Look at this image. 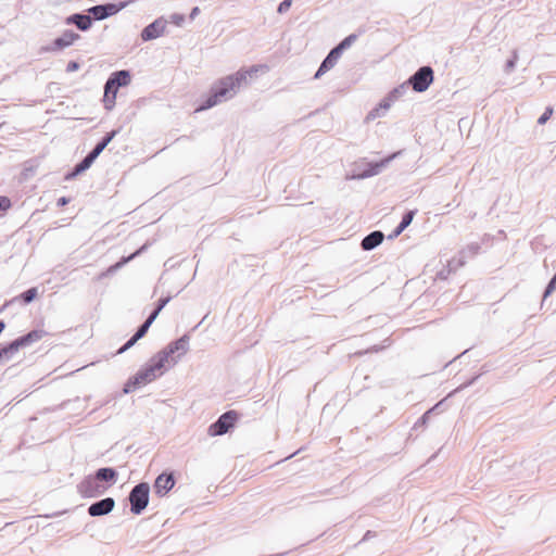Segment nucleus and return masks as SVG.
Here are the masks:
<instances>
[{"label": "nucleus", "instance_id": "obj_42", "mask_svg": "<svg viewBox=\"0 0 556 556\" xmlns=\"http://www.w3.org/2000/svg\"><path fill=\"white\" fill-rule=\"evenodd\" d=\"M79 67H80V64L77 61H70L66 65V72L73 73V72L78 71Z\"/></svg>", "mask_w": 556, "mask_h": 556}, {"label": "nucleus", "instance_id": "obj_16", "mask_svg": "<svg viewBox=\"0 0 556 556\" xmlns=\"http://www.w3.org/2000/svg\"><path fill=\"white\" fill-rule=\"evenodd\" d=\"M43 334H45L43 330L34 329V330L29 331L28 333L21 336L17 339L13 340L12 343L17 352L21 348H25L31 343L39 341L43 337Z\"/></svg>", "mask_w": 556, "mask_h": 556}, {"label": "nucleus", "instance_id": "obj_5", "mask_svg": "<svg viewBox=\"0 0 556 556\" xmlns=\"http://www.w3.org/2000/svg\"><path fill=\"white\" fill-rule=\"evenodd\" d=\"M434 72L431 66L419 67L406 81L416 92H425L433 83Z\"/></svg>", "mask_w": 556, "mask_h": 556}, {"label": "nucleus", "instance_id": "obj_10", "mask_svg": "<svg viewBox=\"0 0 556 556\" xmlns=\"http://www.w3.org/2000/svg\"><path fill=\"white\" fill-rule=\"evenodd\" d=\"M166 24L167 22L163 17L156 18L142 29L141 39L143 41H150L159 38L164 34Z\"/></svg>", "mask_w": 556, "mask_h": 556}, {"label": "nucleus", "instance_id": "obj_30", "mask_svg": "<svg viewBox=\"0 0 556 556\" xmlns=\"http://www.w3.org/2000/svg\"><path fill=\"white\" fill-rule=\"evenodd\" d=\"M38 292H37V288H29L27 289L26 291H24L20 298L22 299V301L25 303V304H29L30 302H33L36 296H37Z\"/></svg>", "mask_w": 556, "mask_h": 556}, {"label": "nucleus", "instance_id": "obj_28", "mask_svg": "<svg viewBox=\"0 0 556 556\" xmlns=\"http://www.w3.org/2000/svg\"><path fill=\"white\" fill-rule=\"evenodd\" d=\"M407 87H408V84L404 83L395 88H393L389 93L388 96L390 97V99H392L393 101H396L397 99H400L401 97H403L407 90Z\"/></svg>", "mask_w": 556, "mask_h": 556}, {"label": "nucleus", "instance_id": "obj_24", "mask_svg": "<svg viewBox=\"0 0 556 556\" xmlns=\"http://www.w3.org/2000/svg\"><path fill=\"white\" fill-rule=\"evenodd\" d=\"M144 249H146V245L141 247L139 250L131 253L130 255L122 257L117 263H115L114 265L109 267L108 273L109 274L115 273L117 269L122 268L125 264H127L128 262L134 260L136 256H138Z\"/></svg>", "mask_w": 556, "mask_h": 556}, {"label": "nucleus", "instance_id": "obj_31", "mask_svg": "<svg viewBox=\"0 0 556 556\" xmlns=\"http://www.w3.org/2000/svg\"><path fill=\"white\" fill-rule=\"evenodd\" d=\"M556 289V273L553 275L551 280L548 281L544 293H543V301H545Z\"/></svg>", "mask_w": 556, "mask_h": 556}, {"label": "nucleus", "instance_id": "obj_45", "mask_svg": "<svg viewBox=\"0 0 556 556\" xmlns=\"http://www.w3.org/2000/svg\"><path fill=\"white\" fill-rule=\"evenodd\" d=\"M170 299H172L170 296L159 299L155 308L161 312L166 306V304L170 301Z\"/></svg>", "mask_w": 556, "mask_h": 556}, {"label": "nucleus", "instance_id": "obj_33", "mask_svg": "<svg viewBox=\"0 0 556 556\" xmlns=\"http://www.w3.org/2000/svg\"><path fill=\"white\" fill-rule=\"evenodd\" d=\"M115 100H116L115 94H105L104 93L102 101H103L105 110L111 111L115 106Z\"/></svg>", "mask_w": 556, "mask_h": 556}, {"label": "nucleus", "instance_id": "obj_20", "mask_svg": "<svg viewBox=\"0 0 556 556\" xmlns=\"http://www.w3.org/2000/svg\"><path fill=\"white\" fill-rule=\"evenodd\" d=\"M384 235L380 230H375L365 236L361 242V248L364 251H371L382 243Z\"/></svg>", "mask_w": 556, "mask_h": 556}, {"label": "nucleus", "instance_id": "obj_48", "mask_svg": "<svg viewBox=\"0 0 556 556\" xmlns=\"http://www.w3.org/2000/svg\"><path fill=\"white\" fill-rule=\"evenodd\" d=\"M70 202V199L68 198H65V197H62L58 200V206H64L66 205L67 203Z\"/></svg>", "mask_w": 556, "mask_h": 556}, {"label": "nucleus", "instance_id": "obj_2", "mask_svg": "<svg viewBox=\"0 0 556 556\" xmlns=\"http://www.w3.org/2000/svg\"><path fill=\"white\" fill-rule=\"evenodd\" d=\"M164 367V364L159 362V357L153 355L141 369L126 381L123 393L129 394L140 386L152 382L163 374L162 369Z\"/></svg>", "mask_w": 556, "mask_h": 556}, {"label": "nucleus", "instance_id": "obj_47", "mask_svg": "<svg viewBox=\"0 0 556 556\" xmlns=\"http://www.w3.org/2000/svg\"><path fill=\"white\" fill-rule=\"evenodd\" d=\"M450 274H447V267L446 268H443L441 269L439 273H438V278L441 279V280H445L447 277H448Z\"/></svg>", "mask_w": 556, "mask_h": 556}, {"label": "nucleus", "instance_id": "obj_19", "mask_svg": "<svg viewBox=\"0 0 556 556\" xmlns=\"http://www.w3.org/2000/svg\"><path fill=\"white\" fill-rule=\"evenodd\" d=\"M106 81L116 88L126 87L131 81V74L128 70H119L113 72Z\"/></svg>", "mask_w": 556, "mask_h": 556}, {"label": "nucleus", "instance_id": "obj_17", "mask_svg": "<svg viewBox=\"0 0 556 556\" xmlns=\"http://www.w3.org/2000/svg\"><path fill=\"white\" fill-rule=\"evenodd\" d=\"M96 160L88 153L79 163H77L72 170L67 172L64 180L70 181L90 168Z\"/></svg>", "mask_w": 556, "mask_h": 556}, {"label": "nucleus", "instance_id": "obj_35", "mask_svg": "<svg viewBox=\"0 0 556 556\" xmlns=\"http://www.w3.org/2000/svg\"><path fill=\"white\" fill-rule=\"evenodd\" d=\"M479 377H480V375H477V376L472 377L470 380H468V381L464 382V383H463V384H460L458 388H456V389H455L453 392H451L448 395L451 396V395H453L454 393H457V392H459V391H462V390H464V389H466V388H468V387L472 386V384L478 380V378H479Z\"/></svg>", "mask_w": 556, "mask_h": 556}, {"label": "nucleus", "instance_id": "obj_13", "mask_svg": "<svg viewBox=\"0 0 556 556\" xmlns=\"http://www.w3.org/2000/svg\"><path fill=\"white\" fill-rule=\"evenodd\" d=\"M341 55L342 54L333 47L320 63L317 72L314 75V78L318 79L328 71L333 68Z\"/></svg>", "mask_w": 556, "mask_h": 556}, {"label": "nucleus", "instance_id": "obj_27", "mask_svg": "<svg viewBox=\"0 0 556 556\" xmlns=\"http://www.w3.org/2000/svg\"><path fill=\"white\" fill-rule=\"evenodd\" d=\"M357 39L356 34H351L346 36L342 41H340L334 48L342 54L346 49H349Z\"/></svg>", "mask_w": 556, "mask_h": 556}, {"label": "nucleus", "instance_id": "obj_14", "mask_svg": "<svg viewBox=\"0 0 556 556\" xmlns=\"http://www.w3.org/2000/svg\"><path fill=\"white\" fill-rule=\"evenodd\" d=\"M175 485V477L170 473H161L154 481V491L157 495L167 494Z\"/></svg>", "mask_w": 556, "mask_h": 556}, {"label": "nucleus", "instance_id": "obj_36", "mask_svg": "<svg viewBox=\"0 0 556 556\" xmlns=\"http://www.w3.org/2000/svg\"><path fill=\"white\" fill-rule=\"evenodd\" d=\"M441 404L438 403L433 408L427 410L418 420L417 422L415 424V427L419 426V425H426L428 419H429V415Z\"/></svg>", "mask_w": 556, "mask_h": 556}, {"label": "nucleus", "instance_id": "obj_29", "mask_svg": "<svg viewBox=\"0 0 556 556\" xmlns=\"http://www.w3.org/2000/svg\"><path fill=\"white\" fill-rule=\"evenodd\" d=\"M466 264V261L462 258L459 255L457 257H453L447 263V274L456 271L458 268L463 267Z\"/></svg>", "mask_w": 556, "mask_h": 556}, {"label": "nucleus", "instance_id": "obj_50", "mask_svg": "<svg viewBox=\"0 0 556 556\" xmlns=\"http://www.w3.org/2000/svg\"><path fill=\"white\" fill-rule=\"evenodd\" d=\"M371 535V531H367L363 540H367Z\"/></svg>", "mask_w": 556, "mask_h": 556}, {"label": "nucleus", "instance_id": "obj_9", "mask_svg": "<svg viewBox=\"0 0 556 556\" xmlns=\"http://www.w3.org/2000/svg\"><path fill=\"white\" fill-rule=\"evenodd\" d=\"M80 39V35L73 31L72 29H66L63 34L55 38L50 45L41 48L42 52H58L67 47H71L75 41Z\"/></svg>", "mask_w": 556, "mask_h": 556}, {"label": "nucleus", "instance_id": "obj_40", "mask_svg": "<svg viewBox=\"0 0 556 556\" xmlns=\"http://www.w3.org/2000/svg\"><path fill=\"white\" fill-rule=\"evenodd\" d=\"M292 4V0H283L279 3L277 12L282 14L286 13Z\"/></svg>", "mask_w": 556, "mask_h": 556}, {"label": "nucleus", "instance_id": "obj_32", "mask_svg": "<svg viewBox=\"0 0 556 556\" xmlns=\"http://www.w3.org/2000/svg\"><path fill=\"white\" fill-rule=\"evenodd\" d=\"M115 100H116L115 94H105L104 93L102 101H103L105 110L111 111L115 106Z\"/></svg>", "mask_w": 556, "mask_h": 556}, {"label": "nucleus", "instance_id": "obj_46", "mask_svg": "<svg viewBox=\"0 0 556 556\" xmlns=\"http://www.w3.org/2000/svg\"><path fill=\"white\" fill-rule=\"evenodd\" d=\"M161 312L156 308H154L150 315L148 316V318L146 319L149 324H153V321L156 319V317L159 316Z\"/></svg>", "mask_w": 556, "mask_h": 556}, {"label": "nucleus", "instance_id": "obj_8", "mask_svg": "<svg viewBox=\"0 0 556 556\" xmlns=\"http://www.w3.org/2000/svg\"><path fill=\"white\" fill-rule=\"evenodd\" d=\"M128 4V1H123L118 3H103L93 5L88 9V13L90 16H92L96 21H102L110 16L115 15L119 11H122L124 8H126Z\"/></svg>", "mask_w": 556, "mask_h": 556}, {"label": "nucleus", "instance_id": "obj_12", "mask_svg": "<svg viewBox=\"0 0 556 556\" xmlns=\"http://www.w3.org/2000/svg\"><path fill=\"white\" fill-rule=\"evenodd\" d=\"M115 507V501L113 497H105L100 501L92 503L88 507V514L91 517H101L110 514Z\"/></svg>", "mask_w": 556, "mask_h": 556}, {"label": "nucleus", "instance_id": "obj_21", "mask_svg": "<svg viewBox=\"0 0 556 556\" xmlns=\"http://www.w3.org/2000/svg\"><path fill=\"white\" fill-rule=\"evenodd\" d=\"M93 475L101 484L102 482H106L109 485L114 484L118 477L116 469L112 467L99 468Z\"/></svg>", "mask_w": 556, "mask_h": 556}, {"label": "nucleus", "instance_id": "obj_18", "mask_svg": "<svg viewBox=\"0 0 556 556\" xmlns=\"http://www.w3.org/2000/svg\"><path fill=\"white\" fill-rule=\"evenodd\" d=\"M150 327H151V324H149L147 320H144L137 328L136 332L131 336V338L128 339L126 341V343L118 349L117 354H122V353L126 352L127 350H129L131 346H134L141 338H143L146 336V333L148 332Z\"/></svg>", "mask_w": 556, "mask_h": 556}, {"label": "nucleus", "instance_id": "obj_43", "mask_svg": "<svg viewBox=\"0 0 556 556\" xmlns=\"http://www.w3.org/2000/svg\"><path fill=\"white\" fill-rule=\"evenodd\" d=\"M170 20L172 23H174L177 26H180L185 21V16L182 14L175 13L170 16Z\"/></svg>", "mask_w": 556, "mask_h": 556}, {"label": "nucleus", "instance_id": "obj_25", "mask_svg": "<svg viewBox=\"0 0 556 556\" xmlns=\"http://www.w3.org/2000/svg\"><path fill=\"white\" fill-rule=\"evenodd\" d=\"M481 247L479 243L477 242H472V243H469L467 244L460 252H459V256L462 258H464L466 262H467V258H472L475 257L479 251H480Z\"/></svg>", "mask_w": 556, "mask_h": 556}, {"label": "nucleus", "instance_id": "obj_26", "mask_svg": "<svg viewBox=\"0 0 556 556\" xmlns=\"http://www.w3.org/2000/svg\"><path fill=\"white\" fill-rule=\"evenodd\" d=\"M16 353L12 341L8 344H0V364L8 362Z\"/></svg>", "mask_w": 556, "mask_h": 556}, {"label": "nucleus", "instance_id": "obj_23", "mask_svg": "<svg viewBox=\"0 0 556 556\" xmlns=\"http://www.w3.org/2000/svg\"><path fill=\"white\" fill-rule=\"evenodd\" d=\"M416 210H410L404 213L400 224L395 227L392 233L389 236V239H394L399 237L413 222L414 216L416 215Z\"/></svg>", "mask_w": 556, "mask_h": 556}, {"label": "nucleus", "instance_id": "obj_7", "mask_svg": "<svg viewBox=\"0 0 556 556\" xmlns=\"http://www.w3.org/2000/svg\"><path fill=\"white\" fill-rule=\"evenodd\" d=\"M106 490L108 486L101 484L94 475L87 476L77 484L78 493L86 498L100 496Z\"/></svg>", "mask_w": 556, "mask_h": 556}, {"label": "nucleus", "instance_id": "obj_3", "mask_svg": "<svg viewBox=\"0 0 556 556\" xmlns=\"http://www.w3.org/2000/svg\"><path fill=\"white\" fill-rule=\"evenodd\" d=\"M189 334H184L179 339L168 343L163 350L157 352L155 355L159 357V362L166 363L172 362L174 365L178 363L181 356L189 351Z\"/></svg>", "mask_w": 556, "mask_h": 556}, {"label": "nucleus", "instance_id": "obj_51", "mask_svg": "<svg viewBox=\"0 0 556 556\" xmlns=\"http://www.w3.org/2000/svg\"><path fill=\"white\" fill-rule=\"evenodd\" d=\"M372 350H374L375 352H378V351H379V349H378L377 346L372 348Z\"/></svg>", "mask_w": 556, "mask_h": 556}, {"label": "nucleus", "instance_id": "obj_34", "mask_svg": "<svg viewBox=\"0 0 556 556\" xmlns=\"http://www.w3.org/2000/svg\"><path fill=\"white\" fill-rule=\"evenodd\" d=\"M518 60V54H517V51H514L513 52V56L507 60L506 64H505V72L506 73H510L514 71L515 66H516V62Z\"/></svg>", "mask_w": 556, "mask_h": 556}, {"label": "nucleus", "instance_id": "obj_37", "mask_svg": "<svg viewBox=\"0 0 556 556\" xmlns=\"http://www.w3.org/2000/svg\"><path fill=\"white\" fill-rule=\"evenodd\" d=\"M393 102H394V101H393L392 99H390V97H389V96H387L384 99H382V100H381V102L379 103V105H378V106L380 108V110L382 111V113H386V112L390 109V106H391V104H392Z\"/></svg>", "mask_w": 556, "mask_h": 556}, {"label": "nucleus", "instance_id": "obj_4", "mask_svg": "<svg viewBox=\"0 0 556 556\" xmlns=\"http://www.w3.org/2000/svg\"><path fill=\"white\" fill-rule=\"evenodd\" d=\"M150 485L147 482L136 484L129 492L128 500L130 511L134 515H140L149 504Z\"/></svg>", "mask_w": 556, "mask_h": 556}, {"label": "nucleus", "instance_id": "obj_44", "mask_svg": "<svg viewBox=\"0 0 556 556\" xmlns=\"http://www.w3.org/2000/svg\"><path fill=\"white\" fill-rule=\"evenodd\" d=\"M117 91H118V88L112 86L111 84H109L108 81H105L104 84V93L105 94H117Z\"/></svg>", "mask_w": 556, "mask_h": 556}, {"label": "nucleus", "instance_id": "obj_15", "mask_svg": "<svg viewBox=\"0 0 556 556\" xmlns=\"http://www.w3.org/2000/svg\"><path fill=\"white\" fill-rule=\"evenodd\" d=\"M66 25H75L79 30L87 31L92 26L90 14L74 13L65 18Z\"/></svg>", "mask_w": 556, "mask_h": 556}, {"label": "nucleus", "instance_id": "obj_39", "mask_svg": "<svg viewBox=\"0 0 556 556\" xmlns=\"http://www.w3.org/2000/svg\"><path fill=\"white\" fill-rule=\"evenodd\" d=\"M552 113H553V109L552 108H547L545 110V112L539 117L538 124H540V125L545 124L549 119V117L552 116Z\"/></svg>", "mask_w": 556, "mask_h": 556}, {"label": "nucleus", "instance_id": "obj_38", "mask_svg": "<svg viewBox=\"0 0 556 556\" xmlns=\"http://www.w3.org/2000/svg\"><path fill=\"white\" fill-rule=\"evenodd\" d=\"M12 203L8 197L0 195V211L5 212L11 207Z\"/></svg>", "mask_w": 556, "mask_h": 556}, {"label": "nucleus", "instance_id": "obj_6", "mask_svg": "<svg viewBox=\"0 0 556 556\" xmlns=\"http://www.w3.org/2000/svg\"><path fill=\"white\" fill-rule=\"evenodd\" d=\"M238 413L236 410H227L222 414L215 422L208 427V434L211 437L223 435L232 428L238 420Z\"/></svg>", "mask_w": 556, "mask_h": 556}, {"label": "nucleus", "instance_id": "obj_22", "mask_svg": "<svg viewBox=\"0 0 556 556\" xmlns=\"http://www.w3.org/2000/svg\"><path fill=\"white\" fill-rule=\"evenodd\" d=\"M118 129H113L106 132L101 140L93 147V149L89 152V154L97 160V157L102 153V151L110 144V142L116 137L118 134Z\"/></svg>", "mask_w": 556, "mask_h": 556}, {"label": "nucleus", "instance_id": "obj_11", "mask_svg": "<svg viewBox=\"0 0 556 556\" xmlns=\"http://www.w3.org/2000/svg\"><path fill=\"white\" fill-rule=\"evenodd\" d=\"M397 154H400V152L393 153L392 155L384 157L379 162L368 163L366 169H364L357 176H354V178L364 179L378 175L393 159L397 156Z\"/></svg>", "mask_w": 556, "mask_h": 556}, {"label": "nucleus", "instance_id": "obj_49", "mask_svg": "<svg viewBox=\"0 0 556 556\" xmlns=\"http://www.w3.org/2000/svg\"><path fill=\"white\" fill-rule=\"evenodd\" d=\"M199 13H200V9H199L198 7H194V8L191 10V12H190L189 17H190L191 20H193V18H194Z\"/></svg>", "mask_w": 556, "mask_h": 556}, {"label": "nucleus", "instance_id": "obj_1", "mask_svg": "<svg viewBox=\"0 0 556 556\" xmlns=\"http://www.w3.org/2000/svg\"><path fill=\"white\" fill-rule=\"evenodd\" d=\"M261 66L253 65L249 68H241L237 73L216 80L210 90L207 98L200 104L199 111L208 110L219 103L232 99L242 86L249 84L258 72Z\"/></svg>", "mask_w": 556, "mask_h": 556}, {"label": "nucleus", "instance_id": "obj_41", "mask_svg": "<svg viewBox=\"0 0 556 556\" xmlns=\"http://www.w3.org/2000/svg\"><path fill=\"white\" fill-rule=\"evenodd\" d=\"M383 114H384V113H382V111L380 110V108H379V106H377V108L372 109V110L368 113L367 118H368V119H375V118H377V117L382 116Z\"/></svg>", "mask_w": 556, "mask_h": 556}]
</instances>
